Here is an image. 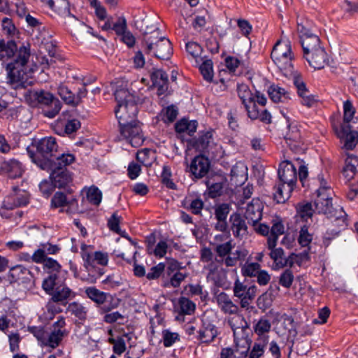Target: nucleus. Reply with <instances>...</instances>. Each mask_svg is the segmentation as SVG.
I'll list each match as a JSON object with an SVG mask.
<instances>
[{
    "instance_id": "obj_63",
    "label": "nucleus",
    "mask_w": 358,
    "mask_h": 358,
    "mask_svg": "<svg viewBox=\"0 0 358 358\" xmlns=\"http://www.w3.org/2000/svg\"><path fill=\"white\" fill-rule=\"evenodd\" d=\"M166 266L163 263H159L155 266L151 268L150 271L146 274L148 280H155L158 278L164 271Z\"/></svg>"
},
{
    "instance_id": "obj_28",
    "label": "nucleus",
    "mask_w": 358,
    "mask_h": 358,
    "mask_svg": "<svg viewBox=\"0 0 358 358\" xmlns=\"http://www.w3.org/2000/svg\"><path fill=\"white\" fill-rule=\"evenodd\" d=\"M75 159L73 155L70 154H63L59 157L55 158V159H50V166L44 169L45 171H64L66 170V166L71 164Z\"/></svg>"
},
{
    "instance_id": "obj_33",
    "label": "nucleus",
    "mask_w": 358,
    "mask_h": 358,
    "mask_svg": "<svg viewBox=\"0 0 358 358\" xmlns=\"http://www.w3.org/2000/svg\"><path fill=\"white\" fill-rule=\"evenodd\" d=\"M196 305L186 297H180L174 304V308L180 315H192L195 310Z\"/></svg>"
},
{
    "instance_id": "obj_4",
    "label": "nucleus",
    "mask_w": 358,
    "mask_h": 358,
    "mask_svg": "<svg viewBox=\"0 0 358 358\" xmlns=\"http://www.w3.org/2000/svg\"><path fill=\"white\" fill-rule=\"evenodd\" d=\"M26 99L33 105H41L48 108L43 110L44 116L48 118L55 117L62 108L61 101L52 93L43 90L28 91Z\"/></svg>"
},
{
    "instance_id": "obj_36",
    "label": "nucleus",
    "mask_w": 358,
    "mask_h": 358,
    "mask_svg": "<svg viewBox=\"0 0 358 358\" xmlns=\"http://www.w3.org/2000/svg\"><path fill=\"white\" fill-rule=\"evenodd\" d=\"M268 94L273 102H285L289 99V93L284 88L273 85L268 89Z\"/></svg>"
},
{
    "instance_id": "obj_18",
    "label": "nucleus",
    "mask_w": 358,
    "mask_h": 358,
    "mask_svg": "<svg viewBox=\"0 0 358 358\" xmlns=\"http://www.w3.org/2000/svg\"><path fill=\"white\" fill-rule=\"evenodd\" d=\"M306 60L315 69H322L329 64V56L324 47L317 52L312 54Z\"/></svg>"
},
{
    "instance_id": "obj_49",
    "label": "nucleus",
    "mask_w": 358,
    "mask_h": 358,
    "mask_svg": "<svg viewBox=\"0 0 358 358\" xmlns=\"http://www.w3.org/2000/svg\"><path fill=\"white\" fill-rule=\"evenodd\" d=\"M313 240V235L309 233L307 224L300 225V231L298 237V243L301 247L308 248Z\"/></svg>"
},
{
    "instance_id": "obj_31",
    "label": "nucleus",
    "mask_w": 358,
    "mask_h": 358,
    "mask_svg": "<svg viewBox=\"0 0 358 358\" xmlns=\"http://www.w3.org/2000/svg\"><path fill=\"white\" fill-rule=\"evenodd\" d=\"M285 233V227L282 221L276 219L271 227V234L267 238V247L268 249H273L276 245V242L279 235Z\"/></svg>"
},
{
    "instance_id": "obj_59",
    "label": "nucleus",
    "mask_w": 358,
    "mask_h": 358,
    "mask_svg": "<svg viewBox=\"0 0 358 358\" xmlns=\"http://www.w3.org/2000/svg\"><path fill=\"white\" fill-rule=\"evenodd\" d=\"M25 20L29 26L34 28L43 36V33L45 32V27L38 19L28 14L26 15Z\"/></svg>"
},
{
    "instance_id": "obj_52",
    "label": "nucleus",
    "mask_w": 358,
    "mask_h": 358,
    "mask_svg": "<svg viewBox=\"0 0 358 358\" xmlns=\"http://www.w3.org/2000/svg\"><path fill=\"white\" fill-rule=\"evenodd\" d=\"M271 327V322L268 320L263 317L261 318L255 326V332L259 336L258 338L262 336H267L266 335Z\"/></svg>"
},
{
    "instance_id": "obj_9",
    "label": "nucleus",
    "mask_w": 358,
    "mask_h": 358,
    "mask_svg": "<svg viewBox=\"0 0 358 358\" xmlns=\"http://www.w3.org/2000/svg\"><path fill=\"white\" fill-rule=\"evenodd\" d=\"M119 130L122 138L130 143L131 146L137 148L143 144L145 138L138 120L119 126Z\"/></svg>"
},
{
    "instance_id": "obj_12",
    "label": "nucleus",
    "mask_w": 358,
    "mask_h": 358,
    "mask_svg": "<svg viewBox=\"0 0 358 358\" xmlns=\"http://www.w3.org/2000/svg\"><path fill=\"white\" fill-rule=\"evenodd\" d=\"M66 325L65 319L59 317L52 324V330L44 338L43 344L55 348L57 347L62 338L67 334V331L64 329Z\"/></svg>"
},
{
    "instance_id": "obj_5",
    "label": "nucleus",
    "mask_w": 358,
    "mask_h": 358,
    "mask_svg": "<svg viewBox=\"0 0 358 358\" xmlns=\"http://www.w3.org/2000/svg\"><path fill=\"white\" fill-rule=\"evenodd\" d=\"M308 22H297V32L305 59L324 48L319 36L308 28Z\"/></svg>"
},
{
    "instance_id": "obj_34",
    "label": "nucleus",
    "mask_w": 358,
    "mask_h": 358,
    "mask_svg": "<svg viewBox=\"0 0 358 358\" xmlns=\"http://www.w3.org/2000/svg\"><path fill=\"white\" fill-rule=\"evenodd\" d=\"M358 172V157L353 155H348L345 159V165L343 173L345 178L350 180L353 178Z\"/></svg>"
},
{
    "instance_id": "obj_14",
    "label": "nucleus",
    "mask_w": 358,
    "mask_h": 358,
    "mask_svg": "<svg viewBox=\"0 0 358 358\" xmlns=\"http://www.w3.org/2000/svg\"><path fill=\"white\" fill-rule=\"evenodd\" d=\"M263 208V203L258 198H254L247 203L245 217L249 223L252 225L258 223L262 217Z\"/></svg>"
},
{
    "instance_id": "obj_1",
    "label": "nucleus",
    "mask_w": 358,
    "mask_h": 358,
    "mask_svg": "<svg viewBox=\"0 0 358 358\" xmlns=\"http://www.w3.org/2000/svg\"><path fill=\"white\" fill-rule=\"evenodd\" d=\"M13 57V61L7 64V83L15 90L24 89L29 84L27 63L30 57L29 48L24 45L17 49L13 41L6 43L0 40V60Z\"/></svg>"
},
{
    "instance_id": "obj_39",
    "label": "nucleus",
    "mask_w": 358,
    "mask_h": 358,
    "mask_svg": "<svg viewBox=\"0 0 358 358\" xmlns=\"http://www.w3.org/2000/svg\"><path fill=\"white\" fill-rule=\"evenodd\" d=\"M176 131L178 133H187L189 136L194 134L197 128L196 121H189L186 119H182L178 122L175 126Z\"/></svg>"
},
{
    "instance_id": "obj_38",
    "label": "nucleus",
    "mask_w": 358,
    "mask_h": 358,
    "mask_svg": "<svg viewBox=\"0 0 358 358\" xmlns=\"http://www.w3.org/2000/svg\"><path fill=\"white\" fill-rule=\"evenodd\" d=\"M268 343V336H262L258 338L255 342L253 347L250 352L249 358H259L265 350V348Z\"/></svg>"
},
{
    "instance_id": "obj_58",
    "label": "nucleus",
    "mask_w": 358,
    "mask_h": 358,
    "mask_svg": "<svg viewBox=\"0 0 358 358\" xmlns=\"http://www.w3.org/2000/svg\"><path fill=\"white\" fill-rule=\"evenodd\" d=\"M343 124H348L352 120L355 113V108L350 100L343 103Z\"/></svg>"
},
{
    "instance_id": "obj_53",
    "label": "nucleus",
    "mask_w": 358,
    "mask_h": 358,
    "mask_svg": "<svg viewBox=\"0 0 358 358\" xmlns=\"http://www.w3.org/2000/svg\"><path fill=\"white\" fill-rule=\"evenodd\" d=\"M58 94L62 99L69 105H75V94L65 85H60L58 87Z\"/></svg>"
},
{
    "instance_id": "obj_60",
    "label": "nucleus",
    "mask_w": 358,
    "mask_h": 358,
    "mask_svg": "<svg viewBox=\"0 0 358 358\" xmlns=\"http://www.w3.org/2000/svg\"><path fill=\"white\" fill-rule=\"evenodd\" d=\"M212 142V134L210 131L205 132L201 135L196 141V145L198 149L205 150Z\"/></svg>"
},
{
    "instance_id": "obj_22",
    "label": "nucleus",
    "mask_w": 358,
    "mask_h": 358,
    "mask_svg": "<svg viewBox=\"0 0 358 358\" xmlns=\"http://www.w3.org/2000/svg\"><path fill=\"white\" fill-rule=\"evenodd\" d=\"M152 85L157 87L158 93L162 94L168 90V75L162 69H154L151 73Z\"/></svg>"
},
{
    "instance_id": "obj_43",
    "label": "nucleus",
    "mask_w": 358,
    "mask_h": 358,
    "mask_svg": "<svg viewBox=\"0 0 358 358\" xmlns=\"http://www.w3.org/2000/svg\"><path fill=\"white\" fill-rule=\"evenodd\" d=\"M291 192V182L284 183L278 186L274 194V199L279 203H285L289 197Z\"/></svg>"
},
{
    "instance_id": "obj_47",
    "label": "nucleus",
    "mask_w": 358,
    "mask_h": 358,
    "mask_svg": "<svg viewBox=\"0 0 358 358\" xmlns=\"http://www.w3.org/2000/svg\"><path fill=\"white\" fill-rule=\"evenodd\" d=\"M81 255L85 262V266L88 268L89 266L94 267L96 264L94 259V252H92V248L90 245L85 243L81 245Z\"/></svg>"
},
{
    "instance_id": "obj_6",
    "label": "nucleus",
    "mask_w": 358,
    "mask_h": 358,
    "mask_svg": "<svg viewBox=\"0 0 358 358\" xmlns=\"http://www.w3.org/2000/svg\"><path fill=\"white\" fill-rule=\"evenodd\" d=\"M271 58L281 71H287L291 66V44L287 36L281 38L274 45Z\"/></svg>"
},
{
    "instance_id": "obj_27",
    "label": "nucleus",
    "mask_w": 358,
    "mask_h": 358,
    "mask_svg": "<svg viewBox=\"0 0 358 358\" xmlns=\"http://www.w3.org/2000/svg\"><path fill=\"white\" fill-rule=\"evenodd\" d=\"M234 294L236 297L248 296V299H255L257 292V287L255 285L248 286L237 279L233 288Z\"/></svg>"
},
{
    "instance_id": "obj_54",
    "label": "nucleus",
    "mask_w": 358,
    "mask_h": 358,
    "mask_svg": "<svg viewBox=\"0 0 358 358\" xmlns=\"http://www.w3.org/2000/svg\"><path fill=\"white\" fill-rule=\"evenodd\" d=\"M231 210V206L229 203H221L215 207V216L217 221L227 220V216Z\"/></svg>"
},
{
    "instance_id": "obj_21",
    "label": "nucleus",
    "mask_w": 358,
    "mask_h": 358,
    "mask_svg": "<svg viewBox=\"0 0 358 358\" xmlns=\"http://www.w3.org/2000/svg\"><path fill=\"white\" fill-rule=\"evenodd\" d=\"M229 222L234 236L243 237L247 234L248 227L245 220L238 213H234L230 215Z\"/></svg>"
},
{
    "instance_id": "obj_2",
    "label": "nucleus",
    "mask_w": 358,
    "mask_h": 358,
    "mask_svg": "<svg viewBox=\"0 0 358 358\" xmlns=\"http://www.w3.org/2000/svg\"><path fill=\"white\" fill-rule=\"evenodd\" d=\"M114 95L117 102L115 113L119 126L137 121L138 108L134 93L121 85L117 87Z\"/></svg>"
},
{
    "instance_id": "obj_37",
    "label": "nucleus",
    "mask_w": 358,
    "mask_h": 358,
    "mask_svg": "<svg viewBox=\"0 0 358 358\" xmlns=\"http://www.w3.org/2000/svg\"><path fill=\"white\" fill-rule=\"evenodd\" d=\"M48 5L64 17L71 16L69 2L66 0H48Z\"/></svg>"
},
{
    "instance_id": "obj_24",
    "label": "nucleus",
    "mask_w": 358,
    "mask_h": 358,
    "mask_svg": "<svg viewBox=\"0 0 358 358\" xmlns=\"http://www.w3.org/2000/svg\"><path fill=\"white\" fill-rule=\"evenodd\" d=\"M1 169L10 178L20 177L24 171L22 164L15 159L4 161L1 164Z\"/></svg>"
},
{
    "instance_id": "obj_46",
    "label": "nucleus",
    "mask_w": 358,
    "mask_h": 358,
    "mask_svg": "<svg viewBox=\"0 0 358 358\" xmlns=\"http://www.w3.org/2000/svg\"><path fill=\"white\" fill-rule=\"evenodd\" d=\"M11 276L17 280H30L32 278V273L28 268L18 265L11 269Z\"/></svg>"
},
{
    "instance_id": "obj_23",
    "label": "nucleus",
    "mask_w": 358,
    "mask_h": 358,
    "mask_svg": "<svg viewBox=\"0 0 358 358\" xmlns=\"http://www.w3.org/2000/svg\"><path fill=\"white\" fill-rule=\"evenodd\" d=\"M215 299L218 306L224 313L236 314L238 312V306L234 303L229 296L225 292L218 294Z\"/></svg>"
},
{
    "instance_id": "obj_57",
    "label": "nucleus",
    "mask_w": 358,
    "mask_h": 358,
    "mask_svg": "<svg viewBox=\"0 0 358 358\" xmlns=\"http://www.w3.org/2000/svg\"><path fill=\"white\" fill-rule=\"evenodd\" d=\"M87 199L92 204L98 206L101 201V192L96 187H91L87 192Z\"/></svg>"
},
{
    "instance_id": "obj_15",
    "label": "nucleus",
    "mask_w": 358,
    "mask_h": 358,
    "mask_svg": "<svg viewBox=\"0 0 358 358\" xmlns=\"http://www.w3.org/2000/svg\"><path fill=\"white\" fill-rule=\"evenodd\" d=\"M153 52L156 57L160 59H169L172 55V47L171 41L166 37L160 35L154 38Z\"/></svg>"
},
{
    "instance_id": "obj_8",
    "label": "nucleus",
    "mask_w": 358,
    "mask_h": 358,
    "mask_svg": "<svg viewBox=\"0 0 358 358\" xmlns=\"http://www.w3.org/2000/svg\"><path fill=\"white\" fill-rule=\"evenodd\" d=\"M140 29L143 35L145 51L150 53L154 48V38L161 35L158 19L155 17L146 16L141 22Z\"/></svg>"
},
{
    "instance_id": "obj_50",
    "label": "nucleus",
    "mask_w": 358,
    "mask_h": 358,
    "mask_svg": "<svg viewBox=\"0 0 358 358\" xmlns=\"http://www.w3.org/2000/svg\"><path fill=\"white\" fill-rule=\"evenodd\" d=\"M85 293L91 300L98 304H103L106 301V293L101 292L94 287L87 288Z\"/></svg>"
},
{
    "instance_id": "obj_13",
    "label": "nucleus",
    "mask_w": 358,
    "mask_h": 358,
    "mask_svg": "<svg viewBox=\"0 0 358 358\" xmlns=\"http://www.w3.org/2000/svg\"><path fill=\"white\" fill-rule=\"evenodd\" d=\"M338 138L346 150H352L358 143V132L349 124H343L339 129H334Z\"/></svg>"
},
{
    "instance_id": "obj_11",
    "label": "nucleus",
    "mask_w": 358,
    "mask_h": 358,
    "mask_svg": "<svg viewBox=\"0 0 358 358\" xmlns=\"http://www.w3.org/2000/svg\"><path fill=\"white\" fill-rule=\"evenodd\" d=\"M29 194L27 191L13 186V192L3 200L2 208L13 210L15 208L25 206L29 203Z\"/></svg>"
},
{
    "instance_id": "obj_32",
    "label": "nucleus",
    "mask_w": 358,
    "mask_h": 358,
    "mask_svg": "<svg viewBox=\"0 0 358 358\" xmlns=\"http://www.w3.org/2000/svg\"><path fill=\"white\" fill-rule=\"evenodd\" d=\"M271 252L269 254L271 258L273 260L275 267L277 268H281L289 264L291 267V262L289 259L291 258V254L287 256L285 255V251L281 248L270 249Z\"/></svg>"
},
{
    "instance_id": "obj_62",
    "label": "nucleus",
    "mask_w": 358,
    "mask_h": 358,
    "mask_svg": "<svg viewBox=\"0 0 358 358\" xmlns=\"http://www.w3.org/2000/svg\"><path fill=\"white\" fill-rule=\"evenodd\" d=\"M290 164V162L289 160H285L282 162L279 165L278 169V177L280 181L284 183H287L289 181L287 173L289 172L290 169L289 168V165Z\"/></svg>"
},
{
    "instance_id": "obj_16",
    "label": "nucleus",
    "mask_w": 358,
    "mask_h": 358,
    "mask_svg": "<svg viewBox=\"0 0 358 358\" xmlns=\"http://www.w3.org/2000/svg\"><path fill=\"white\" fill-rule=\"evenodd\" d=\"M295 208V224L296 225L306 224L308 220L312 218L314 213L311 203L305 201L299 202L296 205Z\"/></svg>"
},
{
    "instance_id": "obj_42",
    "label": "nucleus",
    "mask_w": 358,
    "mask_h": 358,
    "mask_svg": "<svg viewBox=\"0 0 358 358\" xmlns=\"http://www.w3.org/2000/svg\"><path fill=\"white\" fill-rule=\"evenodd\" d=\"M67 311L80 320H84L87 317V307L78 302H72L69 303L67 307Z\"/></svg>"
},
{
    "instance_id": "obj_26",
    "label": "nucleus",
    "mask_w": 358,
    "mask_h": 358,
    "mask_svg": "<svg viewBox=\"0 0 358 358\" xmlns=\"http://www.w3.org/2000/svg\"><path fill=\"white\" fill-rule=\"evenodd\" d=\"M233 315L232 317L229 318L228 323L233 329L235 338H236L237 335L242 334L249 327V325L245 317L238 312Z\"/></svg>"
},
{
    "instance_id": "obj_29",
    "label": "nucleus",
    "mask_w": 358,
    "mask_h": 358,
    "mask_svg": "<svg viewBox=\"0 0 358 358\" xmlns=\"http://www.w3.org/2000/svg\"><path fill=\"white\" fill-rule=\"evenodd\" d=\"M50 178L55 187L62 188L67 185L71 181V176L67 170L52 171Z\"/></svg>"
},
{
    "instance_id": "obj_51",
    "label": "nucleus",
    "mask_w": 358,
    "mask_h": 358,
    "mask_svg": "<svg viewBox=\"0 0 358 358\" xmlns=\"http://www.w3.org/2000/svg\"><path fill=\"white\" fill-rule=\"evenodd\" d=\"M199 70L203 78L208 82L213 78V62L210 59H204L199 66Z\"/></svg>"
},
{
    "instance_id": "obj_64",
    "label": "nucleus",
    "mask_w": 358,
    "mask_h": 358,
    "mask_svg": "<svg viewBox=\"0 0 358 358\" xmlns=\"http://www.w3.org/2000/svg\"><path fill=\"white\" fill-rule=\"evenodd\" d=\"M162 115L164 122H173L178 115V110L173 106H168L163 110Z\"/></svg>"
},
{
    "instance_id": "obj_3",
    "label": "nucleus",
    "mask_w": 358,
    "mask_h": 358,
    "mask_svg": "<svg viewBox=\"0 0 358 358\" xmlns=\"http://www.w3.org/2000/svg\"><path fill=\"white\" fill-rule=\"evenodd\" d=\"M34 146L36 152L27 149L29 157L40 169H48L50 166V159L57 150L56 139L51 136L45 137L36 142Z\"/></svg>"
},
{
    "instance_id": "obj_10",
    "label": "nucleus",
    "mask_w": 358,
    "mask_h": 358,
    "mask_svg": "<svg viewBox=\"0 0 358 358\" xmlns=\"http://www.w3.org/2000/svg\"><path fill=\"white\" fill-rule=\"evenodd\" d=\"M43 269L49 275L43 280L42 287L46 292H50L57 284V280L58 273L61 271V266L56 260L48 258L45 259Z\"/></svg>"
},
{
    "instance_id": "obj_41",
    "label": "nucleus",
    "mask_w": 358,
    "mask_h": 358,
    "mask_svg": "<svg viewBox=\"0 0 358 358\" xmlns=\"http://www.w3.org/2000/svg\"><path fill=\"white\" fill-rule=\"evenodd\" d=\"M48 294H52V300L54 302H62L71 297L73 294L71 289L66 286H59Z\"/></svg>"
},
{
    "instance_id": "obj_17",
    "label": "nucleus",
    "mask_w": 358,
    "mask_h": 358,
    "mask_svg": "<svg viewBox=\"0 0 358 358\" xmlns=\"http://www.w3.org/2000/svg\"><path fill=\"white\" fill-rule=\"evenodd\" d=\"M243 347L239 348L237 344L236 349L233 350L230 348H223L220 353V358H246L249 351V343L246 338L241 340Z\"/></svg>"
},
{
    "instance_id": "obj_20",
    "label": "nucleus",
    "mask_w": 358,
    "mask_h": 358,
    "mask_svg": "<svg viewBox=\"0 0 358 358\" xmlns=\"http://www.w3.org/2000/svg\"><path fill=\"white\" fill-rule=\"evenodd\" d=\"M208 169L209 162L203 156L194 157L189 166L190 172L198 178L203 177L208 173Z\"/></svg>"
},
{
    "instance_id": "obj_30",
    "label": "nucleus",
    "mask_w": 358,
    "mask_h": 358,
    "mask_svg": "<svg viewBox=\"0 0 358 358\" xmlns=\"http://www.w3.org/2000/svg\"><path fill=\"white\" fill-rule=\"evenodd\" d=\"M237 92L245 109L248 112V110L252 109L253 104H255L254 94L252 93L249 87L245 84L238 85Z\"/></svg>"
},
{
    "instance_id": "obj_7",
    "label": "nucleus",
    "mask_w": 358,
    "mask_h": 358,
    "mask_svg": "<svg viewBox=\"0 0 358 358\" xmlns=\"http://www.w3.org/2000/svg\"><path fill=\"white\" fill-rule=\"evenodd\" d=\"M292 83L299 101L303 106L310 108L317 103L318 96L310 91L302 75L297 71H292Z\"/></svg>"
},
{
    "instance_id": "obj_25",
    "label": "nucleus",
    "mask_w": 358,
    "mask_h": 358,
    "mask_svg": "<svg viewBox=\"0 0 358 358\" xmlns=\"http://www.w3.org/2000/svg\"><path fill=\"white\" fill-rule=\"evenodd\" d=\"M217 335V331L215 326L206 320H203L202 327L199 331L198 338L202 343H208L212 342Z\"/></svg>"
},
{
    "instance_id": "obj_45",
    "label": "nucleus",
    "mask_w": 358,
    "mask_h": 358,
    "mask_svg": "<svg viewBox=\"0 0 358 358\" xmlns=\"http://www.w3.org/2000/svg\"><path fill=\"white\" fill-rule=\"evenodd\" d=\"M248 115L252 120L259 119L265 122H270L271 119V115L267 110H260L255 104H253L252 109L248 110Z\"/></svg>"
},
{
    "instance_id": "obj_44",
    "label": "nucleus",
    "mask_w": 358,
    "mask_h": 358,
    "mask_svg": "<svg viewBox=\"0 0 358 358\" xmlns=\"http://www.w3.org/2000/svg\"><path fill=\"white\" fill-rule=\"evenodd\" d=\"M155 158V152L151 149L145 148L136 154L137 160L145 166H151Z\"/></svg>"
},
{
    "instance_id": "obj_61",
    "label": "nucleus",
    "mask_w": 358,
    "mask_h": 358,
    "mask_svg": "<svg viewBox=\"0 0 358 358\" xmlns=\"http://www.w3.org/2000/svg\"><path fill=\"white\" fill-rule=\"evenodd\" d=\"M163 343L165 347H170L179 340V335L168 329L162 331Z\"/></svg>"
},
{
    "instance_id": "obj_56",
    "label": "nucleus",
    "mask_w": 358,
    "mask_h": 358,
    "mask_svg": "<svg viewBox=\"0 0 358 358\" xmlns=\"http://www.w3.org/2000/svg\"><path fill=\"white\" fill-rule=\"evenodd\" d=\"M261 270V266L258 263H245L241 268L242 274L248 277H256Z\"/></svg>"
},
{
    "instance_id": "obj_48",
    "label": "nucleus",
    "mask_w": 358,
    "mask_h": 358,
    "mask_svg": "<svg viewBox=\"0 0 358 358\" xmlns=\"http://www.w3.org/2000/svg\"><path fill=\"white\" fill-rule=\"evenodd\" d=\"M186 276L187 275L185 273L180 271L176 272L168 276L169 280H165L164 281L163 286L165 287H178Z\"/></svg>"
},
{
    "instance_id": "obj_55",
    "label": "nucleus",
    "mask_w": 358,
    "mask_h": 358,
    "mask_svg": "<svg viewBox=\"0 0 358 358\" xmlns=\"http://www.w3.org/2000/svg\"><path fill=\"white\" fill-rule=\"evenodd\" d=\"M302 135L299 129L296 126L292 127V143L294 142V145L295 152L296 153H304L306 148L303 146V143H301Z\"/></svg>"
},
{
    "instance_id": "obj_19",
    "label": "nucleus",
    "mask_w": 358,
    "mask_h": 358,
    "mask_svg": "<svg viewBox=\"0 0 358 358\" xmlns=\"http://www.w3.org/2000/svg\"><path fill=\"white\" fill-rule=\"evenodd\" d=\"M315 206L318 213L331 215L333 213V204L331 194H317L315 201Z\"/></svg>"
},
{
    "instance_id": "obj_35",
    "label": "nucleus",
    "mask_w": 358,
    "mask_h": 358,
    "mask_svg": "<svg viewBox=\"0 0 358 358\" xmlns=\"http://www.w3.org/2000/svg\"><path fill=\"white\" fill-rule=\"evenodd\" d=\"M294 162L292 164V171L296 173L302 186H305L306 179L308 176V164L303 159L299 157H294Z\"/></svg>"
},
{
    "instance_id": "obj_40",
    "label": "nucleus",
    "mask_w": 358,
    "mask_h": 358,
    "mask_svg": "<svg viewBox=\"0 0 358 358\" xmlns=\"http://www.w3.org/2000/svg\"><path fill=\"white\" fill-rule=\"evenodd\" d=\"M232 178L236 179V182H243L247 179L248 167L243 162L236 163L231 170Z\"/></svg>"
}]
</instances>
